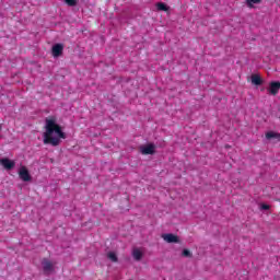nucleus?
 Returning a JSON list of instances; mask_svg holds the SVG:
<instances>
[{"label":"nucleus","mask_w":280,"mask_h":280,"mask_svg":"<svg viewBox=\"0 0 280 280\" xmlns=\"http://www.w3.org/2000/svg\"><path fill=\"white\" fill-rule=\"evenodd\" d=\"M60 139H67V135L62 131V128L56 124V119L46 118L44 141H60Z\"/></svg>","instance_id":"obj_1"},{"label":"nucleus","mask_w":280,"mask_h":280,"mask_svg":"<svg viewBox=\"0 0 280 280\" xmlns=\"http://www.w3.org/2000/svg\"><path fill=\"white\" fill-rule=\"evenodd\" d=\"M139 151L144 156L156 154V145L154 143H148L139 147Z\"/></svg>","instance_id":"obj_2"},{"label":"nucleus","mask_w":280,"mask_h":280,"mask_svg":"<svg viewBox=\"0 0 280 280\" xmlns=\"http://www.w3.org/2000/svg\"><path fill=\"white\" fill-rule=\"evenodd\" d=\"M18 174L23 183H30V180H32V175H30V171L26 166H21Z\"/></svg>","instance_id":"obj_3"},{"label":"nucleus","mask_w":280,"mask_h":280,"mask_svg":"<svg viewBox=\"0 0 280 280\" xmlns=\"http://www.w3.org/2000/svg\"><path fill=\"white\" fill-rule=\"evenodd\" d=\"M162 240H164V242H166L167 244H179L180 243V238L178 237V235H175L173 233L162 234Z\"/></svg>","instance_id":"obj_4"},{"label":"nucleus","mask_w":280,"mask_h":280,"mask_svg":"<svg viewBox=\"0 0 280 280\" xmlns=\"http://www.w3.org/2000/svg\"><path fill=\"white\" fill-rule=\"evenodd\" d=\"M42 266L45 275H49L50 272H54V264L49 259L44 258L42 260Z\"/></svg>","instance_id":"obj_5"},{"label":"nucleus","mask_w":280,"mask_h":280,"mask_svg":"<svg viewBox=\"0 0 280 280\" xmlns=\"http://www.w3.org/2000/svg\"><path fill=\"white\" fill-rule=\"evenodd\" d=\"M280 91V82L272 81L269 83L268 93L269 95H277Z\"/></svg>","instance_id":"obj_6"},{"label":"nucleus","mask_w":280,"mask_h":280,"mask_svg":"<svg viewBox=\"0 0 280 280\" xmlns=\"http://www.w3.org/2000/svg\"><path fill=\"white\" fill-rule=\"evenodd\" d=\"M62 51H65V46L62 44H55L51 49V54L54 58H59L62 56Z\"/></svg>","instance_id":"obj_7"},{"label":"nucleus","mask_w":280,"mask_h":280,"mask_svg":"<svg viewBox=\"0 0 280 280\" xmlns=\"http://www.w3.org/2000/svg\"><path fill=\"white\" fill-rule=\"evenodd\" d=\"M0 165H2V167H4V170H13L14 165H16V163H14V161L8 159V158H3L0 159Z\"/></svg>","instance_id":"obj_8"},{"label":"nucleus","mask_w":280,"mask_h":280,"mask_svg":"<svg viewBox=\"0 0 280 280\" xmlns=\"http://www.w3.org/2000/svg\"><path fill=\"white\" fill-rule=\"evenodd\" d=\"M132 257L136 261H141V259H143V252L139 248H135L132 252Z\"/></svg>","instance_id":"obj_9"},{"label":"nucleus","mask_w":280,"mask_h":280,"mask_svg":"<svg viewBox=\"0 0 280 280\" xmlns=\"http://www.w3.org/2000/svg\"><path fill=\"white\" fill-rule=\"evenodd\" d=\"M252 83H254L255 86H261V84H264V80L261 79L260 75H258V74H253V75H252Z\"/></svg>","instance_id":"obj_10"},{"label":"nucleus","mask_w":280,"mask_h":280,"mask_svg":"<svg viewBox=\"0 0 280 280\" xmlns=\"http://www.w3.org/2000/svg\"><path fill=\"white\" fill-rule=\"evenodd\" d=\"M266 139L268 141H270V139H277L278 141H280V133L279 132H275V131H268L266 135H265Z\"/></svg>","instance_id":"obj_11"},{"label":"nucleus","mask_w":280,"mask_h":280,"mask_svg":"<svg viewBox=\"0 0 280 280\" xmlns=\"http://www.w3.org/2000/svg\"><path fill=\"white\" fill-rule=\"evenodd\" d=\"M156 8L160 12H167L170 10V7L163 2H158Z\"/></svg>","instance_id":"obj_12"},{"label":"nucleus","mask_w":280,"mask_h":280,"mask_svg":"<svg viewBox=\"0 0 280 280\" xmlns=\"http://www.w3.org/2000/svg\"><path fill=\"white\" fill-rule=\"evenodd\" d=\"M65 3L70 8H75V5H78V0H65Z\"/></svg>","instance_id":"obj_13"},{"label":"nucleus","mask_w":280,"mask_h":280,"mask_svg":"<svg viewBox=\"0 0 280 280\" xmlns=\"http://www.w3.org/2000/svg\"><path fill=\"white\" fill-rule=\"evenodd\" d=\"M107 257H108V259H110V261H114V262L117 261V254L116 253L109 252L107 254Z\"/></svg>","instance_id":"obj_14"},{"label":"nucleus","mask_w":280,"mask_h":280,"mask_svg":"<svg viewBox=\"0 0 280 280\" xmlns=\"http://www.w3.org/2000/svg\"><path fill=\"white\" fill-rule=\"evenodd\" d=\"M248 8H253V4L261 3V0H246Z\"/></svg>","instance_id":"obj_15"},{"label":"nucleus","mask_w":280,"mask_h":280,"mask_svg":"<svg viewBox=\"0 0 280 280\" xmlns=\"http://www.w3.org/2000/svg\"><path fill=\"white\" fill-rule=\"evenodd\" d=\"M182 255L183 257H191V252L189 249H184Z\"/></svg>","instance_id":"obj_16"},{"label":"nucleus","mask_w":280,"mask_h":280,"mask_svg":"<svg viewBox=\"0 0 280 280\" xmlns=\"http://www.w3.org/2000/svg\"><path fill=\"white\" fill-rule=\"evenodd\" d=\"M44 143H50L54 148H56V145H60V141H45Z\"/></svg>","instance_id":"obj_17"},{"label":"nucleus","mask_w":280,"mask_h":280,"mask_svg":"<svg viewBox=\"0 0 280 280\" xmlns=\"http://www.w3.org/2000/svg\"><path fill=\"white\" fill-rule=\"evenodd\" d=\"M264 211H268V209H270L269 205L262 203L260 207Z\"/></svg>","instance_id":"obj_18"},{"label":"nucleus","mask_w":280,"mask_h":280,"mask_svg":"<svg viewBox=\"0 0 280 280\" xmlns=\"http://www.w3.org/2000/svg\"><path fill=\"white\" fill-rule=\"evenodd\" d=\"M0 130H1V125H0Z\"/></svg>","instance_id":"obj_19"}]
</instances>
